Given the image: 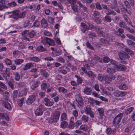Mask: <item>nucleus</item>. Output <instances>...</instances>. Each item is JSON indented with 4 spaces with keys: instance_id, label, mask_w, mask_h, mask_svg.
<instances>
[{
    "instance_id": "e433bc0d",
    "label": "nucleus",
    "mask_w": 135,
    "mask_h": 135,
    "mask_svg": "<svg viewBox=\"0 0 135 135\" xmlns=\"http://www.w3.org/2000/svg\"><path fill=\"white\" fill-rule=\"evenodd\" d=\"M99 113V115L100 116L104 115V110L103 108H99L97 109Z\"/></svg>"
},
{
    "instance_id": "4d7b16f0",
    "label": "nucleus",
    "mask_w": 135,
    "mask_h": 135,
    "mask_svg": "<svg viewBox=\"0 0 135 135\" xmlns=\"http://www.w3.org/2000/svg\"><path fill=\"white\" fill-rule=\"evenodd\" d=\"M106 133L108 135L110 134L112 132V130L111 128H107L105 131Z\"/></svg>"
},
{
    "instance_id": "ea45409f",
    "label": "nucleus",
    "mask_w": 135,
    "mask_h": 135,
    "mask_svg": "<svg viewBox=\"0 0 135 135\" xmlns=\"http://www.w3.org/2000/svg\"><path fill=\"white\" fill-rule=\"evenodd\" d=\"M119 89L122 90H126L128 88L127 86L124 84H121L119 86Z\"/></svg>"
},
{
    "instance_id": "680f3d73",
    "label": "nucleus",
    "mask_w": 135,
    "mask_h": 135,
    "mask_svg": "<svg viewBox=\"0 0 135 135\" xmlns=\"http://www.w3.org/2000/svg\"><path fill=\"white\" fill-rule=\"evenodd\" d=\"M6 64L8 65H10L12 64L11 60L8 58L6 59L5 60Z\"/></svg>"
},
{
    "instance_id": "9b49d317",
    "label": "nucleus",
    "mask_w": 135,
    "mask_h": 135,
    "mask_svg": "<svg viewBox=\"0 0 135 135\" xmlns=\"http://www.w3.org/2000/svg\"><path fill=\"white\" fill-rule=\"evenodd\" d=\"M44 102L45 105L47 107L51 106L54 103V102L51 101L47 98H44Z\"/></svg>"
},
{
    "instance_id": "c03bdc74",
    "label": "nucleus",
    "mask_w": 135,
    "mask_h": 135,
    "mask_svg": "<svg viewBox=\"0 0 135 135\" xmlns=\"http://www.w3.org/2000/svg\"><path fill=\"white\" fill-rule=\"evenodd\" d=\"M134 109L133 107H131L128 108L126 111L125 113L126 115H128L131 113Z\"/></svg>"
},
{
    "instance_id": "20e7f679",
    "label": "nucleus",
    "mask_w": 135,
    "mask_h": 135,
    "mask_svg": "<svg viewBox=\"0 0 135 135\" xmlns=\"http://www.w3.org/2000/svg\"><path fill=\"white\" fill-rule=\"evenodd\" d=\"M84 110L86 114L87 115H89L91 117L94 118V114L91 109L90 106L89 105H87L84 109Z\"/></svg>"
},
{
    "instance_id": "69168bd1",
    "label": "nucleus",
    "mask_w": 135,
    "mask_h": 135,
    "mask_svg": "<svg viewBox=\"0 0 135 135\" xmlns=\"http://www.w3.org/2000/svg\"><path fill=\"white\" fill-rule=\"evenodd\" d=\"M0 87L5 90H6L7 89V88L5 85L1 81H0Z\"/></svg>"
},
{
    "instance_id": "4c0bfd02",
    "label": "nucleus",
    "mask_w": 135,
    "mask_h": 135,
    "mask_svg": "<svg viewBox=\"0 0 135 135\" xmlns=\"http://www.w3.org/2000/svg\"><path fill=\"white\" fill-rule=\"evenodd\" d=\"M107 71L108 73L109 74H113L115 72V69L112 68H108Z\"/></svg>"
},
{
    "instance_id": "9d476101",
    "label": "nucleus",
    "mask_w": 135,
    "mask_h": 135,
    "mask_svg": "<svg viewBox=\"0 0 135 135\" xmlns=\"http://www.w3.org/2000/svg\"><path fill=\"white\" fill-rule=\"evenodd\" d=\"M34 63L32 62H28L24 65L23 67L22 70L24 71L30 69L31 68L34 67Z\"/></svg>"
},
{
    "instance_id": "aec40b11",
    "label": "nucleus",
    "mask_w": 135,
    "mask_h": 135,
    "mask_svg": "<svg viewBox=\"0 0 135 135\" xmlns=\"http://www.w3.org/2000/svg\"><path fill=\"white\" fill-rule=\"evenodd\" d=\"M41 22V26L45 28L48 26V24L45 19L44 18L42 20Z\"/></svg>"
},
{
    "instance_id": "58836bf2",
    "label": "nucleus",
    "mask_w": 135,
    "mask_h": 135,
    "mask_svg": "<svg viewBox=\"0 0 135 135\" xmlns=\"http://www.w3.org/2000/svg\"><path fill=\"white\" fill-rule=\"evenodd\" d=\"M14 75L15 77V80L18 81L20 79V76L19 74L17 72H15L14 73Z\"/></svg>"
},
{
    "instance_id": "603ef678",
    "label": "nucleus",
    "mask_w": 135,
    "mask_h": 135,
    "mask_svg": "<svg viewBox=\"0 0 135 135\" xmlns=\"http://www.w3.org/2000/svg\"><path fill=\"white\" fill-rule=\"evenodd\" d=\"M107 15L105 17L104 19L107 22H109L112 21V18L110 17Z\"/></svg>"
},
{
    "instance_id": "8fccbe9b",
    "label": "nucleus",
    "mask_w": 135,
    "mask_h": 135,
    "mask_svg": "<svg viewBox=\"0 0 135 135\" xmlns=\"http://www.w3.org/2000/svg\"><path fill=\"white\" fill-rule=\"evenodd\" d=\"M20 52L18 50H14L13 52V55L14 57H17L20 55Z\"/></svg>"
},
{
    "instance_id": "dca6fc26",
    "label": "nucleus",
    "mask_w": 135,
    "mask_h": 135,
    "mask_svg": "<svg viewBox=\"0 0 135 135\" xmlns=\"http://www.w3.org/2000/svg\"><path fill=\"white\" fill-rule=\"evenodd\" d=\"M1 102L2 105L4 106L6 108L8 109H11V105L8 102H6L3 100H2Z\"/></svg>"
},
{
    "instance_id": "cd10ccee",
    "label": "nucleus",
    "mask_w": 135,
    "mask_h": 135,
    "mask_svg": "<svg viewBox=\"0 0 135 135\" xmlns=\"http://www.w3.org/2000/svg\"><path fill=\"white\" fill-rule=\"evenodd\" d=\"M24 60L21 59H17L14 61L15 63L17 65H18L22 63Z\"/></svg>"
},
{
    "instance_id": "7ed1b4c3",
    "label": "nucleus",
    "mask_w": 135,
    "mask_h": 135,
    "mask_svg": "<svg viewBox=\"0 0 135 135\" xmlns=\"http://www.w3.org/2000/svg\"><path fill=\"white\" fill-rule=\"evenodd\" d=\"M76 100L77 103L78 105L81 107L83 106L84 103L83 99L80 93L76 94L75 96Z\"/></svg>"
},
{
    "instance_id": "0eeeda50",
    "label": "nucleus",
    "mask_w": 135,
    "mask_h": 135,
    "mask_svg": "<svg viewBox=\"0 0 135 135\" xmlns=\"http://www.w3.org/2000/svg\"><path fill=\"white\" fill-rule=\"evenodd\" d=\"M36 99L35 95L32 94L29 96L27 99L26 103L28 105H30L33 103Z\"/></svg>"
},
{
    "instance_id": "412c9836",
    "label": "nucleus",
    "mask_w": 135,
    "mask_h": 135,
    "mask_svg": "<svg viewBox=\"0 0 135 135\" xmlns=\"http://www.w3.org/2000/svg\"><path fill=\"white\" fill-rule=\"evenodd\" d=\"M118 70H126V67L124 65L120 64H117L116 67H115Z\"/></svg>"
},
{
    "instance_id": "f03ea898",
    "label": "nucleus",
    "mask_w": 135,
    "mask_h": 135,
    "mask_svg": "<svg viewBox=\"0 0 135 135\" xmlns=\"http://www.w3.org/2000/svg\"><path fill=\"white\" fill-rule=\"evenodd\" d=\"M41 42L44 45H46V42L50 46H54L55 45V42L53 40L48 38L45 37L42 39Z\"/></svg>"
},
{
    "instance_id": "5701e85b",
    "label": "nucleus",
    "mask_w": 135,
    "mask_h": 135,
    "mask_svg": "<svg viewBox=\"0 0 135 135\" xmlns=\"http://www.w3.org/2000/svg\"><path fill=\"white\" fill-rule=\"evenodd\" d=\"M39 82L37 81L36 82L33 83L31 86V89L34 90L39 86Z\"/></svg>"
},
{
    "instance_id": "1a4fd4ad",
    "label": "nucleus",
    "mask_w": 135,
    "mask_h": 135,
    "mask_svg": "<svg viewBox=\"0 0 135 135\" xmlns=\"http://www.w3.org/2000/svg\"><path fill=\"white\" fill-rule=\"evenodd\" d=\"M113 94L115 96L117 97H122L124 96L126 94L125 92L116 90L114 92Z\"/></svg>"
},
{
    "instance_id": "e2e57ef3",
    "label": "nucleus",
    "mask_w": 135,
    "mask_h": 135,
    "mask_svg": "<svg viewBox=\"0 0 135 135\" xmlns=\"http://www.w3.org/2000/svg\"><path fill=\"white\" fill-rule=\"evenodd\" d=\"M86 46L87 47L90 49L91 50H94V49L93 47H92L91 44L88 42H86Z\"/></svg>"
},
{
    "instance_id": "774afa93",
    "label": "nucleus",
    "mask_w": 135,
    "mask_h": 135,
    "mask_svg": "<svg viewBox=\"0 0 135 135\" xmlns=\"http://www.w3.org/2000/svg\"><path fill=\"white\" fill-rule=\"evenodd\" d=\"M72 8L73 10L76 13H78V10L76 6H75L74 5H71Z\"/></svg>"
},
{
    "instance_id": "6ab92c4d",
    "label": "nucleus",
    "mask_w": 135,
    "mask_h": 135,
    "mask_svg": "<svg viewBox=\"0 0 135 135\" xmlns=\"http://www.w3.org/2000/svg\"><path fill=\"white\" fill-rule=\"evenodd\" d=\"M92 92V89L91 88L86 87L84 90V93L85 94L87 95H91Z\"/></svg>"
},
{
    "instance_id": "c756f323",
    "label": "nucleus",
    "mask_w": 135,
    "mask_h": 135,
    "mask_svg": "<svg viewBox=\"0 0 135 135\" xmlns=\"http://www.w3.org/2000/svg\"><path fill=\"white\" fill-rule=\"evenodd\" d=\"M36 32L34 30H32L29 32V37L31 38H33L36 36Z\"/></svg>"
},
{
    "instance_id": "a19ab883",
    "label": "nucleus",
    "mask_w": 135,
    "mask_h": 135,
    "mask_svg": "<svg viewBox=\"0 0 135 135\" xmlns=\"http://www.w3.org/2000/svg\"><path fill=\"white\" fill-rule=\"evenodd\" d=\"M127 42L129 46H131L135 47V43L134 42L130 40H127Z\"/></svg>"
},
{
    "instance_id": "b1692460",
    "label": "nucleus",
    "mask_w": 135,
    "mask_h": 135,
    "mask_svg": "<svg viewBox=\"0 0 135 135\" xmlns=\"http://www.w3.org/2000/svg\"><path fill=\"white\" fill-rule=\"evenodd\" d=\"M37 50L39 52H41L46 51L47 50L46 48L44 47L42 45H40L37 47Z\"/></svg>"
},
{
    "instance_id": "052dcab7",
    "label": "nucleus",
    "mask_w": 135,
    "mask_h": 135,
    "mask_svg": "<svg viewBox=\"0 0 135 135\" xmlns=\"http://www.w3.org/2000/svg\"><path fill=\"white\" fill-rule=\"evenodd\" d=\"M100 15V13L97 11H94L93 12V15L95 17L99 16Z\"/></svg>"
},
{
    "instance_id": "864d4df0",
    "label": "nucleus",
    "mask_w": 135,
    "mask_h": 135,
    "mask_svg": "<svg viewBox=\"0 0 135 135\" xmlns=\"http://www.w3.org/2000/svg\"><path fill=\"white\" fill-rule=\"evenodd\" d=\"M72 113L73 115L74 116L75 119L77 120L78 115V112L76 110H74Z\"/></svg>"
},
{
    "instance_id": "bf43d9fd",
    "label": "nucleus",
    "mask_w": 135,
    "mask_h": 135,
    "mask_svg": "<svg viewBox=\"0 0 135 135\" xmlns=\"http://www.w3.org/2000/svg\"><path fill=\"white\" fill-rule=\"evenodd\" d=\"M29 31L27 30H25L22 33V35L24 37H27L28 36Z\"/></svg>"
},
{
    "instance_id": "a18cd8bd",
    "label": "nucleus",
    "mask_w": 135,
    "mask_h": 135,
    "mask_svg": "<svg viewBox=\"0 0 135 135\" xmlns=\"http://www.w3.org/2000/svg\"><path fill=\"white\" fill-rule=\"evenodd\" d=\"M96 7L97 9L98 10H101L102 9V5L100 4V3L99 2L96 3L95 4Z\"/></svg>"
},
{
    "instance_id": "2f4dec72",
    "label": "nucleus",
    "mask_w": 135,
    "mask_h": 135,
    "mask_svg": "<svg viewBox=\"0 0 135 135\" xmlns=\"http://www.w3.org/2000/svg\"><path fill=\"white\" fill-rule=\"evenodd\" d=\"M68 125V124L66 122L63 121L61 123L60 126L62 128H65L67 127Z\"/></svg>"
},
{
    "instance_id": "13d9d810",
    "label": "nucleus",
    "mask_w": 135,
    "mask_h": 135,
    "mask_svg": "<svg viewBox=\"0 0 135 135\" xmlns=\"http://www.w3.org/2000/svg\"><path fill=\"white\" fill-rule=\"evenodd\" d=\"M126 35L129 39L133 41H135V37L130 34H127Z\"/></svg>"
},
{
    "instance_id": "f704fd0d",
    "label": "nucleus",
    "mask_w": 135,
    "mask_h": 135,
    "mask_svg": "<svg viewBox=\"0 0 135 135\" xmlns=\"http://www.w3.org/2000/svg\"><path fill=\"white\" fill-rule=\"evenodd\" d=\"M2 95H3V98L5 100H7L9 95V93L7 91H5L4 93H3V94Z\"/></svg>"
},
{
    "instance_id": "2eb2a0df",
    "label": "nucleus",
    "mask_w": 135,
    "mask_h": 135,
    "mask_svg": "<svg viewBox=\"0 0 135 135\" xmlns=\"http://www.w3.org/2000/svg\"><path fill=\"white\" fill-rule=\"evenodd\" d=\"M8 8L6 6L5 2L4 0L0 1V11L4 9H7Z\"/></svg>"
},
{
    "instance_id": "c9c22d12",
    "label": "nucleus",
    "mask_w": 135,
    "mask_h": 135,
    "mask_svg": "<svg viewBox=\"0 0 135 135\" xmlns=\"http://www.w3.org/2000/svg\"><path fill=\"white\" fill-rule=\"evenodd\" d=\"M40 25V22L38 20H36L33 23L32 27H38Z\"/></svg>"
},
{
    "instance_id": "a878e982",
    "label": "nucleus",
    "mask_w": 135,
    "mask_h": 135,
    "mask_svg": "<svg viewBox=\"0 0 135 135\" xmlns=\"http://www.w3.org/2000/svg\"><path fill=\"white\" fill-rule=\"evenodd\" d=\"M75 77L77 78V83L78 85H80L81 84L83 81L82 79L77 75L75 76Z\"/></svg>"
},
{
    "instance_id": "4468645a",
    "label": "nucleus",
    "mask_w": 135,
    "mask_h": 135,
    "mask_svg": "<svg viewBox=\"0 0 135 135\" xmlns=\"http://www.w3.org/2000/svg\"><path fill=\"white\" fill-rule=\"evenodd\" d=\"M115 3H113L110 6V8L113 9H114V10L118 13L120 12V10L118 8V5L117 4V2L116 1H114Z\"/></svg>"
},
{
    "instance_id": "6e6552de",
    "label": "nucleus",
    "mask_w": 135,
    "mask_h": 135,
    "mask_svg": "<svg viewBox=\"0 0 135 135\" xmlns=\"http://www.w3.org/2000/svg\"><path fill=\"white\" fill-rule=\"evenodd\" d=\"M44 107L42 105H40L38 108L35 110V113L36 115H42L43 113V109Z\"/></svg>"
},
{
    "instance_id": "f8f14e48",
    "label": "nucleus",
    "mask_w": 135,
    "mask_h": 135,
    "mask_svg": "<svg viewBox=\"0 0 135 135\" xmlns=\"http://www.w3.org/2000/svg\"><path fill=\"white\" fill-rule=\"evenodd\" d=\"M80 26L81 30L83 33H85L86 31L88 30V26L84 22L81 23Z\"/></svg>"
},
{
    "instance_id": "49530a36",
    "label": "nucleus",
    "mask_w": 135,
    "mask_h": 135,
    "mask_svg": "<svg viewBox=\"0 0 135 135\" xmlns=\"http://www.w3.org/2000/svg\"><path fill=\"white\" fill-rule=\"evenodd\" d=\"M47 87V85L46 83H44L42 84L41 85V89L43 90H45Z\"/></svg>"
},
{
    "instance_id": "f257e3e1",
    "label": "nucleus",
    "mask_w": 135,
    "mask_h": 135,
    "mask_svg": "<svg viewBox=\"0 0 135 135\" xmlns=\"http://www.w3.org/2000/svg\"><path fill=\"white\" fill-rule=\"evenodd\" d=\"M60 112L59 111H56L52 117L49 119V122L50 123L57 122L60 117Z\"/></svg>"
},
{
    "instance_id": "72a5a7b5",
    "label": "nucleus",
    "mask_w": 135,
    "mask_h": 135,
    "mask_svg": "<svg viewBox=\"0 0 135 135\" xmlns=\"http://www.w3.org/2000/svg\"><path fill=\"white\" fill-rule=\"evenodd\" d=\"M119 26L121 27L125 28L126 29L128 27L127 24L123 21H121L119 23Z\"/></svg>"
},
{
    "instance_id": "423d86ee",
    "label": "nucleus",
    "mask_w": 135,
    "mask_h": 135,
    "mask_svg": "<svg viewBox=\"0 0 135 135\" xmlns=\"http://www.w3.org/2000/svg\"><path fill=\"white\" fill-rule=\"evenodd\" d=\"M11 13L12 15L9 16V18H12L15 20H17L19 18V11L17 10L14 11Z\"/></svg>"
},
{
    "instance_id": "79ce46f5",
    "label": "nucleus",
    "mask_w": 135,
    "mask_h": 135,
    "mask_svg": "<svg viewBox=\"0 0 135 135\" xmlns=\"http://www.w3.org/2000/svg\"><path fill=\"white\" fill-rule=\"evenodd\" d=\"M26 12L24 11L23 12L20 13L19 11V18H24L26 14Z\"/></svg>"
},
{
    "instance_id": "c85d7f7f",
    "label": "nucleus",
    "mask_w": 135,
    "mask_h": 135,
    "mask_svg": "<svg viewBox=\"0 0 135 135\" xmlns=\"http://www.w3.org/2000/svg\"><path fill=\"white\" fill-rule=\"evenodd\" d=\"M90 66L88 64H85L84 66L81 67V69L84 73H85V71H87V70H90Z\"/></svg>"
},
{
    "instance_id": "39448f33",
    "label": "nucleus",
    "mask_w": 135,
    "mask_h": 135,
    "mask_svg": "<svg viewBox=\"0 0 135 135\" xmlns=\"http://www.w3.org/2000/svg\"><path fill=\"white\" fill-rule=\"evenodd\" d=\"M123 114L120 113L116 116L113 120V123L115 125H118L120 122L123 117Z\"/></svg>"
},
{
    "instance_id": "6e6d98bb",
    "label": "nucleus",
    "mask_w": 135,
    "mask_h": 135,
    "mask_svg": "<svg viewBox=\"0 0 135 135\" xmlns=\"http://www.w3.org/2000/svg\"><path fill=\"white\" fill-rule=\"evenodd\" d=\"M106 14L107 15H115L116 14V13L113 11L110 10L109 11H108L107 13H106Z\"/></svg>"
},
{
    "instance_id": "5fc2aeb1",
    "label": "nucleus",
    "mask_w": 135,
    "mask_h": 135,
    "mask_svg": "<svg viewBox=\"0 0 135 135\" xmlns=\"http://www.w3.org/2000/svg\"><path fill=\"white\" fill-rule=\"evenodd\" d=\"M97 79L100 81H102L104 79L103 75L102 74H98L97 76Z\"/></svg>"
},
{
    "instance_id": "0e129e2a",
    "label": "nucleus",
    "mask_w": 135,
    "mask_h": 135,
    "mask_svg": "<svg viewBox=\"0 0 135 135\" xmlns=\"http://www.w3.org/2000/svg\"><path fill=\"white\" fill-rule=\"evenodd\" d=\"M44 33V35L46 36H50L52 35L51 33L47 30H45Z\"/></svg>"
},
{
    "instance_id": "7c9ffc66",
    "label": "nucleus",
    "mask_w": 135,
    "mask_h": 135,
    "mask_svg": "<svg viewBox=\"0 0 135 135\" xmlns=\"http://www.w3.org/2000/svg\"><path fill=\"white\" fill-rule=\"evenodd\" d=\"M89 117L85 115H83L81 118V120L84 122H86L88 121Z\"/></svg>"
},
{
    "instance_id": "338daca9",
    "label": "nucleus",
    "mask_w": 135,
    "mask_h": 135,
    "mask_svg": "<svg viewBox=\"0 0 135 135\" xmlns=\"http://www.w3.org/2000/svg\"><path fill=\"white\" fill-rule=\"evenodd\" d=\"M5 73L7 74V76L9 77L10 74V69L8 68H6V69Z\"/></svg>"
},
{
    "instance_id": "473e14b6",
    "label": "nucleus",
    "mask_w": 135,
    "mask_h": 135,
    "mask_svg": "<svg viewBox=\"0 0 135 135\" xmlns=\"http://www.w3.org/2000/svg\"><path fill=\"white\" fill-rule=\"evenodd\" d=\"M18 92L17 90H14L12 94V98L13 101L15 102L16 100V98Z\"/></svg>"
},
{
    "instance_id": "de8ad7c7",
    "label": "nucleus",
    "mask_w": 135,
    "mask_h": 135,
    "mask_svg": "<svg viewBox=\"0 0 135 135\" xmlns=\"http://www.w3.org/2000/svg\"><path fill=\"white\" fill-rule=\"evenodd\" d=\"M17 4L15 2L12 1L11 2L9 3L8 4V5L9 7H15L16 6Z\"/></svg>"
},
{
    "instance_id": "37998d69",
    "label": "nucleus",
    "mask_w": 135,
    "mask_h": 135,
    "mask_svg": "<svg viewBox=\"0 0 135 135\" xmlns=\"http://www.w3.org/2000/svg\"><path fill=\"white\" fill-rule=\"evenodd\" d=\"M105 81L107 84H109L112 80V79L110 76H106L105 78Z\"/></svg>"
},
{
    "instance_id": "a211bd4d",
    "label": "nucleus",
    "mask_w": 135,
    "mask_h": 135,
    "mask_svg": "<svg viewBox=\"0 0 135 135\" xmlns=\"http://www.w3.org/2000/svg\"><path fill=\"white\" fill-rule=\"evenodd\" d=\"M40 71L41 75L44 77L46 78H47L49 77V74L45 70L41 69Z\"/></svg>"
},
{
    "instance_id": "09e8293b",
    "label": "nucleus",
    "mask_w": 135,
    "mask_h": 135,
    "mask_svg": "<svg viewBox=\"0 0 135 135\" xmlns=\"http://www.w3.org/2000/svg\"><path fill=\"white\" fill-rule=\"evenodd\" d=\"M24 100V98H22L21 99L18 100V104L20 106H21L22 105Z\"/></svg>"
},
{
    "instance_id": "393cba45",
    "label": "nucleus",
    "mask_w": 135,
    "mask_h": 135,
    "mask_svg": "<svg viewBox=\"0 0 135 135\" xmlns=\"http://www.w3.org/2000/svg\"><path fill=\"white\" fill-rule=\"evenodd\" d=\"M67 118V114L65 113H62L61 116L60 120L63 121L66 120Z\"/></svg>"
},
{
    "instance_id": "3c124183",
    "label": "nucleus",
    "mask_w": 135,
    "mask_h": 135,
    "mask_svg": "<svg viewBox=\"0 0 135 135\" xmlns=\"http://www.w3.org/2000/svg\"><path fill=\"white\" fill-rule=\"evenodd\" d=\"M57 61L61 63H64L65 61L64 59L61 56H59L58 57L57 59Z\"/></svg>"
},
{
    "instance_id": "ddd939ff",
    "label": "nucleus",
    "mask_w": 135,
    "mask_h": 135,
    "mask_svg": "<svg viewBox=\"0 0 135 135\" xmlns=\"http://www.w3.org/2000/svg\"><path fill=\"white\" fill-rule=\"evenodd\" d=\"M119 55L120 59H125L126 58H128L129 57V55L126 53L122 52L119 54Z\"/></svg>"
},
{
    "instance_id": "4be33fe9",
    "label": "nucleus",
    "mask_w": 135,
    "mask_h": 135,
    "mask_svg": "<svg viewBox=\"0 0 135 135\" xmlns=\"http://www.w3.org/2000/svg\"><path fill=\"white\" fill-rule=\"evenodd\" d=\"M85 73L90 78H92L96 76V75L93 73L91 71H85Z\"/></svg>"
},
{
    "instance_id": "f3484780",
    "label": "nucleus",
    "mask_w": 135,
    "mask_h": 135,
    "mask_svg": "<svg viewBox=\"0 0 135 135\" xmlns=\"http://www.w3.org/2000/svg\"><path fill=\"white\" fill-rule=\"evenodd\" d=\"M29 60L32 61L38 62L41 60L40 59L36 56L30 57L29 58Z\"/></svg>"
},
{
    "instance_id": "bb28decb",
    "label": "nucleus",
    "mask_w": 135,
    "mask_h": 135,
    "mask_svg": "<svg viewBox=\"0 0 135 135\" xmlns=\"http://www.w3.org/2000/svg\"><path fill=\"white\" fill-rule=\"evenodd\" d=\"M58 91L60 93H62L64 94L66 93L67 90L64 87H60L58 88Z\"/></svg>"
}]
</instances>
